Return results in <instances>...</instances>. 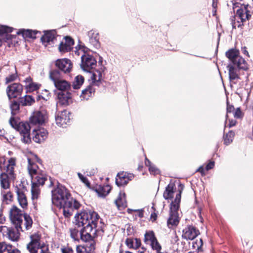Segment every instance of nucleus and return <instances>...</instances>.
I'll use <instances>...</instances> for the list:
<instances>
[{"mask_svg": "<svg viewBox=\"0 0 253 253\" xmlns=\"http://www.w3.org/2000/svg\"><path fill=\"white\" fill-rule=\"evenodd\" d=\"M52 202L57 207L63 209V214L67 218L81 207L80 203L73 199L69 190L62 185H58L52 191Z\"/></svg>", "mask_w": 253, "mask_h": 253, "instance_id": "nucleus-1", "label": "nucleus"}, {"mask_svg": "<svg viewBox=\"0 0 253 253\" xmlns=\"http://www.w3.org/2000/svg\"><path fill=\"white\" fill-rule=\"evenodd\" d=\"M10 218L16 229L2 226V231L6 233L10 240L15 241L19 238V231H23L24 228L29 229L32 226L33 221L29 215H23L22 211L15 206L10 210Z\"/></svg>", "mask_w": 253, "mask_h": 253, "instance_id": "nucleus-2", "label": "nucleus"}, {"mask_svg": "<svg viewBox=\"0 0 253 253\" xmlns=\"http://www.w3.org/2000/svg\"><path fill=\"white\" fill-rule=\"evenodd\" d=\"M76 224L84 227L89 224L91 226L103 224L98 214L92 211H84L77 213L75 216Z\"/></svg>", "mask_w": 253, "mask_h": 253, "instance_id": "nucleus-3", "label": "nucleus"}, {"mask_svg": "<svg viewBox=\"0 0 253 253\" xmlns=\"http://www.w3.org/2000/svg\"><path fill=\"white\" fill-rule=\"evenodd\" d=\"M30 242L27 244L26 248L29 253H38V251L40 250V253H48V245L44 242L41 234L35 233L30 235Z\"/></svg>", "mask_w": 253, "mask_h": 253, "instance_id": "nucleus-4", "label": "nucleus"}, {"mask_svg": "<svg viewBox=\"0 0 253 253\" xmlns=\"http://www.w3.org/2000/svg\"><path fill=\"white\" fill-rule=\"evenodd\" d=\"M9 123L13 128L19 132L21 135V141L23 143L29 144L31 142V127L28 123L20 122L18 119L13 117H11L10 118Z\"/></svg>", "mask_w": 253, "mask_h": 253, "instance_id": "nucleus-5", "label": "nucleus"}, {"mask_svg": "<svg viewBox=\"0 0 253 253\" xmlns=\"http://www.w3.org/2000/svg\"><path fill=\"white\" fill-rule=\"evenodd\" d=\"M179 186L180 188L179 189V192L176 194L174 201H172L170 205V216L168 220V225L169 228H171L173 226H176L179 222L177 211L179 207L181 194L184 186L180 184Z\"/></svg>", "mask_w": 253, "mask_h": 253, "instance_id": "nucleus-6", "label": "nucleus"}, {"mask_svg": "<svg viewBox=\"0 0 253 253\" xmlns=\"http://www.w3.org/2000/svg\"><path fill=\"white\" fill-rule=\"evenodd\" d=\"M102 225L91 226L89 224L85 226L83 230L80 232V239L84 242H86L85 245H88L94 241L93 238L97 235V233L102 230Z\"/></svg>", "mask_w": 253, "mask_h": 253, "instance_id": "nucleus-7", "label": "nucleus"}, {"mask_svg": "<svg viewBox=\"0 0 253 253\" xmlns=\"http://www.w3.org/2000/svg\"><path fill=\"white\" fill-rule=\"evenodd\" d=\"M75 54L78 55H81L82 63L81 68L83 70L89 72L96 65V61L94 57L87 54L85 53V48L80 47L78 50L75 51Z\"/></svg>", "mask_w": 253, "mask_h": 253, "instance_id": "nucleus-8", "label": "nucleus"}, {"mask_svg": "<svg viewBox=\"0 0 253 253\" xmlns=\"http://www.w3.org/2000/svg\"><path fill=\"white\" fill-rule=\"evenodd\" d=\"M252 13L248 9V6H244L238 9L235 16V20L232 22V26L234 28L236 27H240L248 21L251 17Z\"/></svg>", "mask_w": 253, "mask_h": 253, "instance_id": "nucleus-9", "label": "nucleus"}, {"mask_svg": "<svg viewBox=\"0 0 253 253\" xmlns=\"http://www.w3.org/2000/svg\"><path fill=\"white\" fill-rule=\"evenodd\" d=\"M49 77L57 89L67 92L71 88L70 83L59 78V72L58 71L53 70L50 72Z\"/></svg>", "mask_w": 253, "mask_h": 253, "instance_id": "nucleus-10", "label": "nucleus"}, {"mask_svg": "<svg viewBox=\"0 0 253 253\" xmlns=\"http://www.w3.org/2000/svg\"><path fill=\"white\" fill-rule=\"evenodd\" d=\"M239 54V51L234 49H230L226 52V55L232 62V64L236 65L239 68L243 70L247 69V62Z\"/></svg>", "mask_w": 253, "mask_h": 253, "instance_id": "nucleus-11", "label": "nucleus"}, {"mask_svg": "<svg viewBox=\"0 0 253 253\" xmlns=\"http://www.w3.org/2000/svg\"><path fill=\"white\" fill-rule=\"evenodd\" d=\"M47 180L45 174L37 175L34 180L32 181V199L33 200H37L40 195V185H43Z\"/></svg>", "mask_w": 253, "mask_h": 253, "instance_id": "nucleus-12", "label": "nucleus"}, {"mask_svg": "<svg viewBox=\"0 0 253 253\" xmlns=\"http://www.w3.org/2000/svg\"><path fill=\"white\" fill-rule=\"evenodd\" d=\"M12 31V28L6 26L1 25L0 26V40L3 41L10 45V44L15 45L17 43V37L16 35H13L10 34Z\"/></svg>", "mask_w": 253, "mask_h": 253, "instance_id": "nucleus-13", "label": "nucleus"}, {"mask_svg": "<svg viewBox=\"0 0 253 253\" xmlns=\"http://www.w3.org/2000/svg\"><path fill=\"white\" fill-rule=\"evenodd\" d=\"M144 242L146 244H150L154 250L162 249L161 246L159 243L153 231L146 232L144 236Z\"/></svg>", "mask_w": 253, "mask_h": 253, "instance_id": "nucleus-14", "label": "nucleus"}, {"mask_svg": "<svg viewBox=\"0 0 253 253\" xmlns=\"http://www.w3.org/2000/svg\"><path fill=\"white\" fill-rule=\"evenodd\" d=\"M23 90L22 85L18 83H14L7 87L6 93L9 99L17 97Z\"/></svg>", "mask_w": 253, "mask_h": 253, "instance_id": "nucleus-15", "label": "nucleus"}, {"mask_svg": "<svg viewBox=\"0 0 253 253\" xmlns=\"http://www.w3.org/2000/svg\"><path fill=\"white\" fill-rule=\"evenodd\" d=\"M47 119L46 112L44 110L37 111L34 112L30 118L31 123L34 125H42Z\"/></svg>", "mask_w": 253, "mask_h": 253, "instance_id": "nucleus-16", "label": "nucleus"}, {"mask_svg": "<svg viewBox=\"0 0 253 253\" xmlns=\"http://www.w3.org/2000/svg\"><path fill=\"white\" fill-rule=\"evenodd\" d=\"M33 140L36 143H40L44 141L47 137L48 132L44 128L35 129L33 132Z\"/></svg>", "mask_w": 253, "mask_h": 253, "instance_id": "nucleus-17", "label": "nucleus"}, {"mask_svg": "<svg viewBox=\"0 0 253 253\" xmlns=\"http://www.w3.org/2000/svg\"><path fill=\"white\" fill-rule=\"evenodd\" d=\"M55 65L61 71L65 73H69L72 68L71 61L67 58L57 60Z\"/></svg>", "mask_w": 253, "mask_h": 253, "instance_id": "nucleus-18", "label": "nucleus"}, {"mask_svg": "<svg viewBox=\"0 0 253 253\" xmlns=\"http://www.w3.org/2000/svg\"><path fill=\"white\" fill-rule=\"evenodd\" d=\"M69 121L68 113L66 111L59 112L55 116L56 123L59 126L66 127V125L69 123Z\"/></svg>", "mask_w": 253, "mask_h": 253, "instance_id": "nucleus-19", "label": "nucleus"}, {"mask_svg": "<svg viewBox=\"0 0 253 253\" xmlns=\"http://www.w3.org/2000/svg\"><path fill=\"white\" fill-rule=\"evenodd\" d=\"M199 232L195 227L192 226H189L183 230L182 238L186 240H193L198 235Z\"/></svg>", "mask_w": 253, "mask_h": 253, "instance_id": "nucleus-20", "label": "nucleus"}, {"mask_svg": "<svg viewBox=\"0 0 253 253\" xmlns=\"http://www.w3.org/2000/svg\"><path fill=\"white\" fill-rule=\"evenodd\" d=\"M56 35V33L55 30L44 32V34L41 38V40L45 46H46L47 43L54 44L57 40Z\"/></svg>", "mask_w": 253, "mask_h": 253, "instance_id": "nucleus-21", "label": "nucleus"}, {"mask_svg": "<svg viewBox=\"0 0 253 253\" xmlns=\"http://www.w3.org/2000/svg\"><path fill=\"white\" fill-rule=\"evenodd\" d=\"M28 170L32 180H34L37 175L40 174H45L44 173L40 172L38 166L31 159L28 158Z\"/></svg>", "mask_w": 253, "mask_h": 253, "instance_id": "nucleus-22", "label": "nucleus"}, {"mask_svg": "<svg viewBox=\"0 0 253 253\" xmlns=\"http://www.w3.org/2000/svg\"><path fill=\"white\" fill-rule=\"evenodd\" d=\"M227 68L229 72V80L235 84L236 83L235 81L240 79L239 71L240 69L236 65L232 64H229L227 66Z\"/></svg>", "mask_w": 253, "mask_h": 253, "instance_id": "nucleus-23", "label": "nucleus"}, {"mask_svg": "<svg viewBox=\"0 0 253 253\" xmlns=\"http://www.w3.org/2000/svg\"><path fill=\"white\" fill-rule=\"evenodd\" d=\"M57 104L61 105H68L71 102V94L68 91L61 92L57 95Z\"/></svg>", "mask_w": 253, "mask_h": 253, "instance_id": "nucleus-24", "label": "nucleus"}, {"mask_svg": "<svg viewBox=\"0 0 253 253\" xmlns=\"http://www.w3.org/2000/svg\"><path fill=\"white\" fill-rule=\"evenodd\" d=\"M73 40L69 37H66L64 40L61 42L59 46V50L61 52H65L70 50L74 44Z\"/></svg>", "mask_w": 253, "mask_h": 253, "instance_id": "nucleus-25", "label": "nucleus"}, {"mask_svg": "<svg viewBox=\"0 0 253 253\" xmlns=\"http://www.w3.org/2000/svg\"><path fill=\"white\" fill-rule=\"evenodd\" d=\"M5 160L4 158H0V170H5L6 172L9 173H12L13 169V167L15 165V160L13 158H10L8 161V164L5 166H3L4 165Z\"/></svg>", "mask_w": 253, "mask_h": 253, "instance_id": "nucleus-26", "label": "nucleus"}, {"mask_svg": "<svg viewBox=\"0 0 253 253\" xmlns=\"http://www.w3.org/2000/svg\"><path fill=\"white\" fill-rule=\"evenodd\" d=\"M89 38V42L94 47L98 48L100 47V43L99 42L98 33L93 30H91L88 33Z\"/></svg>", "mask_w": 253, "mask_h": 253, "instance_id": "nucleus-27", "label": "nucleus"}, {"mask_svg": "<svg viewBox=\"0 0 253 253\" xmlns=\"http://www.w3.org/2000/svg\"><path fill=\"white\" fill-rule=\"evenodd\" d=\"M95 250V242L91 241V243L88 245H78L76 247L77 253H91Z\"/></svg>", "mask_w": 253, "mask_h": 253, "instance_id": "nucleus-28", "label": "nucleus"}, {"mask_svg": "<svg viewBox=\"0 0 253 253\" xmlns=\"http://www.w3.org/2000/svg\"><path fill=\"white\" fill-rule=\"evenodd\" d=\"M103 69L101 68L99 69L95 70L91 74L90 78L92 83L96 85H98L102 79Z\"/></svg>", "mask_w": 253, "mask_h": 253, "instance_id": "nucleus-29", "label": "nucleus"}, {"mask_svg": "<svg viewBox=\"0 0 253 253\" xmlns=\"http://www.w3.org/2000/svg\"><path fill=\"white\" fill-rule=\"evenodd\" d=\"M125 193L120 192L115 203L119 210L124 209L127 206Z\"/></svg>", "mask_w": 253, "mask_h": 253, "instance_id": "nucleus-30", "label": "nucleus"}, {"mask_svg": "<svg viewBox=\"0 0 253 253\" xmlns=\"http://www.w3.org/2000/svg\"><path fill=\"white\" fill-rule=\"evenodd\" d=\"M24 82L25 83V86L27 92H30L36 91L38 90L41 86V84L32 82L31 78L30 77L27 78Z\"/></svg>", "mask_w": 253, "mask_h": 253, "instance_id": "nucleus-31", "label": "nucleus"}, {"mask_svg": "<svg viewBox=\"0 0 253 253\" xmlns=\"http://www.w3.org/2000/svg\"><path fill=\"white\" fill-rule=\"evenodd\" d=\"M126 244L128 248L134 250L138 249L141 245L140 240L134 238H127L126 240Z\"/></svg>", "mask_w": 253, "mask_h": 253, "instance_id": "nucleus-32", "label": "nucleus"}, {"mask_svg": "<svg viewBox=\"0 0 253 253\" xmlns=\"http://www.w3.org/2000/svg\"><path fill=\"white\" fill-rule=\"evenodd\" d=\"M129 180L128 177L126 176V173L124 172L119 173L116 178V183L119 186H123L126 184Z\"/></svg>", "mask_w": 253, "mask_h": 253, "instance_id": "nucleus-33", "label": "nucleus"}, {"mask_svg": "<svg viewBox=\"0 0 253 253\" xmlns=\"http://www.w3.org/2000/svg\"><path fill=\"white\" fill-rule=\"evenodd\" d=\"M39 32L37 31H33L31 30H25L20 29L16 33L18 35L21 34L23 38H30L32 39H35L36 38V35Z\"/></svg>", "mask_w": 253, "mask_h": 253, "instance_id": "nucleus-34", "label": "nucleus"}, {"mask_svg": "<svg viewBox=\"0 0 253 253\" xmlns=\"http://www.w3.org/2000/svg\"><path fill=\"white\" fill-rule=\"evenodd\" d=\"M94 89L91 85L88 86L85 89L82 91L80 95L82 100H87L94 93Z\"/></svg>", "mask_w": 253, "mask_h": 253, "instance_id": "nucleus-35", "label": "nucleus"}, {"mask_svg": "<svg viewBox=\"0 0 253 253\" xmlns=\"http://www.w3.org/2000/svg\"><path fill=\"white\" fill-rule=\"evenodd\" d=\"M111 188L109 185H99L96 189V191L100 197H105L110 192Z\"/></svg>", "mask_w": 253, "mask_h": 253, "instance_id": "nucleus-36", "label": "nucleus"}, {"mask_svg": "<svg viewBox=\"0 0 253 253\" xmlns=\"http://www.w3.org/2000/svg\"><path fill=\"white\" fill-rule=\"evenodd\" d=\"M17 195L18 202L21 207L24 209L27 206V198L24 193L19 189L17 190Z\"/></svg>", "mask_w": 253, "mask_h": 253, "instance_id": "nucleus-37", "label": "nucleus"}, {"mask_svg": "<svg viewBox=\"0 0 253 253\" xmlns=\"http://www.w3.org/2000/svg\"><path fill=\"white\" fill-rule=\"evenodd\" d=\"M174 185L173 183L169 184L164 192V198L166 199H170L172 198L174 193Z\"/></svg>", "mask_w": 253, "mask_h": 253, "instance_id": "nucleus-38", "label": "nucleus"}, {"mask_svg": "<svg viewBox=\"0 0 253 253\" xmlns=\"http://www.w3.org/2000/svg\"><path fill=\"white\" fill-rule=\"evenodd\" d=\"M146 166L148 167L149 172L153 175H157L160 173V171L154 164L146 157L145 161Z\"/></svg>", "mask_w": 253, "mask_h": 253, "instance_id": "nucleus-39", "label": "nucleus"}, {"mask_svg": "<svg viewBox=\"0 0 253 253\" xmlns=\"http://www.w3.org/2000/svg\"><path fill=\"white\" fill-rule=\"evenodd\" d=\"M84 82V78L82 75L77 76L73 83V87L74 89H77L81 87Z\"/></svg>", "mask_w": 253, "mask_h": 253, "instance_id": "nucleus-40", "label": "nucleus"}, {"mask_svg": "<svg viewBox=\"0 0 253 253\" xmlns=\"http://www.w3.org/2000/svg\"><path fill=\"white\" fill-rule=\"evenodd\" d=\"M34 102V98L31 95H25L20 100V103L23 106L31 105Z\"/></svg>", "mask_w": 253, "mask_h": 253, "instance_id": "nucleus-41", "label": "nucleus"}, {"mask_svg": "<svg viewBox=\"0 0 253 253\" xmlns=\"http://www.w3.org/2000/svg\"><path fill=\"white\" fill-rule=\"evenodd\" d=\"M0 184L2 188L6 189L9 187V183L7 175L4 172L1 173L0 175Z\"/></svg>", "mask_w": 253, "mask_h": 253, "instance_id": "nucleus-42", "label": "nucleus"}, {"mask_svg": "<svg viewBox=\"0 0 253 253\" xmlns=\"http://www.w3.org/2000/svg\"><path fill=\"white\" fill-rule=\"evenodd\" d=\"M234 136V132L230 131L228 132L225 135V136L223 137L224 138V143L225 145H227L231 143L232 142Z\"/></svg>", "mask_w": 253, "mask_h": 253, "instance_id": "nucleus-43", "label": "nucleus"}, {"mask_svg": "<svg viewBox=\"0 0 253 253\" xmlns=\"http://www.w3.org/2000/svg\"><path fill=\"white\" fill-rule=\"evenodd\" d=\"M71 237L75 241H79L80 238V232L75 228L70 229Z\"/></svg>", "mask_w": 253, "mask_h": 253, "instance_id": "nucleus-44", "label": "nucleus"}, {"mask_svg": "<svg viewBox=\"0 0 253 253\" xmlns=\"http://www.w3.org/2000/svg\"><path fill=\"white\" fill-rule=\"evenodd\" d=\"M203 244V241L201 239H196L192 243L193 248L200 251L201 250Z\"/></svg>", "mask_w": 253, "mask_h": 253, "instance_id": "nucleus-45", "label": "nucleus"}, {"mask_svg": "<svg viewBox=\"0 0 253 253\" xmlns=\"http://www.w3.org/2000/svg\"><path fill=\"white\" fill-rule=\"evenodd\" d=\"M11 247V245L7 244L6 243L2 242H0V253H3L6 251L8 252V250Z\"/></svg>", "mask_w": 253, "mask_h": 253, "instance_id": "nucleus-46", "label": "nucleus"}, {"mask_svg": "<svg viewBox=\"0 0 253 253\" xmlns=\"http://www.w3.org/2000/svg\"><path fill=\"white\" fill-rule=\"evenodd\" d=\"M78 175L81 181L84 183L87 187H89L90 186V183L86 177H84L80 172L78 173Z\"/></svg>", "mask_w": 253, "mask_h": 253, "instance_id": "nucleus-47", "label": "nucleus"}, {"mask_svg": "<svg viewBox=\"0 0 253 253\" xmlns=\"http://www.w3.org/2000/svg\"><path fill=\"white\" fill-rule=\"evenodd\" d=\"M19 108V105L17 102L14 101V102H12L10 105L11 113L12 114H15V112L17 111V110H18Z\"/></svg>", "mask_w": 253, "mask_h": 253, "instance_id": "nucleus-48", "label": "nucleus"}, {"mask_svg": "<svg viewBox=\"0 0 253 253\" xmlns=\"http://www.w3.org/2000/svg\"><path fill=\"white\" fill-rule=\"evenodd\" d=\"M62 253H74V251L71 247L64 246L61 248Z\"/></svg>", "mask_w": 253, "mask_h": 253, "instance_id": "nucleus-49", "label": "nucleus"}, {"mask_svg": "<svg viewBox=\"0 0 253 253\" xmlns=\"http://www.w3.org/2000/svg\"><path fill=\"white\" fill-rule=\"evenodd\" d=\"M243 113L239 108H237L234 112V117L240 119L243 117Z\"/></svg>", "mask_w": 253, "mask_h": 253, "instance_id": "nucleus-50", "label": "nucleus"}, {"mask_svg": "<svg viewBox=\"0 0 253 253\" xmlns=\"http://www.w3.org/2000/svg\"><path fill=\"white\" fill-rule=\"evenodd\" d=\"M41 96L44 100H47L49 98L50 93L48 90L44 89L42 92Z\"/></svg>", "mask_w": 253, "mask_h": 253, "instance_id": "nucleus-51", "label": "nucleus"}, {"mask_svg": "<svg viewBox=\"0 0 253 253\" xmlns=\"http://www.w3.org/2000/svg\"><path fill=\"white\" fill-rule=\"evenodd\" d=\"M16 78V75L15 74H12L9 75V76L6 78V83H9L11 82L14 81Z\"/></svg>", "mask_w": 253, "mask_h": 253, "instance_id": "nucleus-52", "label": "nucleus"}, {"mask_svg": "<svg viewBox=\"0 0 253 253\" xmlns=\"http://www.w3.org/2000/svg\"><path fill=\"white\" fill-rule=\"evenodd\" d=\"M234 108V107L232 105H229L228 104H227V114H226V119H227L228 117V114L229 113H231L233 111Z\"/></svg>", "mask_w": 253, "mask_h": 253, "instance_id": "nucleus-53", "label": "nucleus"}, {"mask_svg": "<svg viewBox=\"0 0 253 253\" xmlns=\"http://www.w3.org/2000/svg\"><path fill=\"white\" fill-rule=\"evenodd\" d=\"M214 163L213 162H210L206 167V169L207 170H209L211 169H212L214 167Z\"/></svg>", "mask_w": 253, "mask_h": 253, "instance_id": "nucleus-54", "label": "nucleus"}, {"mask_svg": "<svg viewBox=\"0 0 253 253\" xmlns=\"http://www.w3.org/2000/svg\"><path fill=\"white\" fill-rule=\"evenodd\" d=\"M7 253H20V252L17 249H12V247H11L10 249H9V250H8Z\"/></svg>", "mask_w": 253, "mask_h": 253, "instance_id": "nucleus-55", "label": "nucleus"}, {"mask_svg": "<svg viewBox=\"0 0 253 253\" xmlns=\"http://www.w3.org/2000/svg\"><path fill=\"white\" fill-rule=\"evenodd\" d=\"M11 198L10 193L7 192L6 194L3 195V199L5 200H10Z\"/></svg>", "mask_w": 253, "mask_h": 253, "instance_id": "nucleus-56", "label": "nucleus"}, {"mask_svg": "<svg viewBox=\"0 0 253 253\" xmlns=\"http://www.w3.org/2000/svg\"><path fill=\"white\" fill-rule=\"evenodd\" d=\"M197 171L200 172L202 175L205 174V170L203 166L200 167L199 169H197Z\"/></svg>", "mask_w": 253, "mask_h": 253, "instance_id": "nucleus-57", "label": "nucleus"}, {"mask_svg": "<svg viewBox=\"0 0 253 253\" xmlns=\"http://www.w3.org/2000/svg\"><path fill=\"white\" fill-rule=\"evenodd\" d=\"M236 124V121L234 120H229V127H232L234 126Z\"/></svg>", "mask_w": 253, "mask_h": 253, "instance_id": "nucleus-58", "label": "nucleus"}, {"mask_svg": "<svg viewBox=\"0 0 253 253\" xmlns=\"http://www.w3.org/2000/svg\"><path fill=\"white\" fill-rule=\"evenodd\" d=\"M242 51L244 54L249 55V53H248V51L247 50L246 48L245 47L242 48Z\"/></svg>", "mask_w": 253, "mask_h": 253, "instance_id": "nucleus-59", "label": "nucleus"}, {"mask_svg": "<svg viewBox=\"0 0 253 253\" xmlns=\"http://www.w3.org/2000/svg\"><path fill=\"white\" fill-rule=\"evenodd\" d=\"M217 5L216 1H212V6L215 8Z\"/></svg>", "mask_w": 253, "mask_h": 253, "instance_id": "nucleus-60", "label": "nucleus"}, {"mask_svg": "<svg viewBox=\"0 0 253 253\" xmlns=\"http://www.w3.org/2000/svg\"><path fill=\"white\" fill-rule=\"evenodd\" d=\"M2 220H3V217H2V216L0 215V223H2Z\"/></svg>", "mask_w": 253, "mask_h": 253, "instance_id": "nucleus-61", "label": "nucleus"}, {"mask_svg": "<svg viewBox=\"0 0 253 253\" xmlns=\"http://www.w3.org/2000/svg\"><path fill=\"white\" fill-rule=\"evenodd\" d=\"M120 253H131V252H129V251H126V252H123V251H122V252H120Z\"/></svg>", "mask_w": 253, "mask_h": 253, "instance_id": "nucleus-62", "label": "nucleus"}, {"mask_svg": "<svg viewBox=\"0 0 253 253\" xmlns=\"http://www.w3.org/2000/svg\"><path fill=\"white\" fill-rule=\"evenodd\" d=\"M2 44V42L1 41V40H0V46Z\"/></svg>", "mask_w": 253, "mask_h": 253, "instance_id": "nucleus-63", "label": "nucleus"}, {"mask_svg": "<svg viewBox=\"0 0 253 253\" xmlns=\"http://www.w3.org/2000/svg\"><path fill=\"white\" fill-rule=\"evenodd\" d=\"M217 0H212L213 1H216V2H217Z\"/></svg>", "mask_w": 253, "mask_h": 253, "instance_id": "nucleus-64", "label": "nucleus"}]
</instances>
